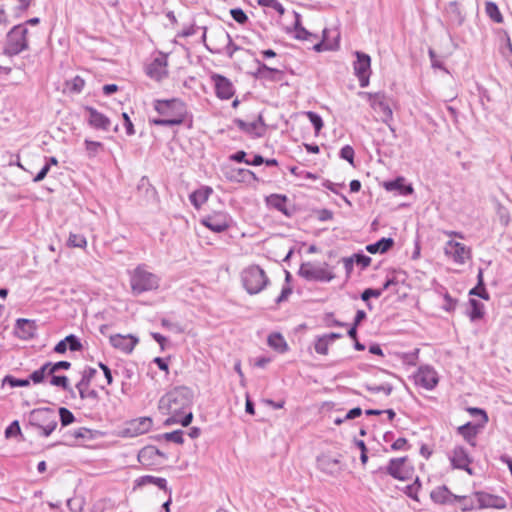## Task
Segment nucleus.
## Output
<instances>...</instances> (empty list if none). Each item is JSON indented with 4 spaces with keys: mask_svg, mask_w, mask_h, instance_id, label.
<instances>
[{
    "mask_svg": "<svg viewBox=\"0 0 512 512\" xmlns=\"http://www.w3.org/2000/svg\"><path fill=\"white\" fill-rule=\"evenodd\" d=\"M154 109L157 111L160 118H154L151 122L157 126H175L184 122L187 108L185 103L179 98H172L167 100L157 99L154 101Z\"/></svg>",
    "mask_w": 512,
    "mask_h": 512,
    "instance_id": "obj_1",
    "label": "nucleus"
},
{
    "mask_svg": "<svg viewBox=\"0 0 512 512\" xmlns=\"http://www.w3.org/2000/svg\"><path fill=\"white\" fill-rule=\"evenodd\" d=\"M192 401L191 389L179 386L163 395L159 400L158 407L163 414H181L190 408Z\"/></svg>",
    "mask_w": 512,
    "mask_h": 512,
    "instance_id": "obj_2",
    "label": "nucleus"
},
{
    "mask_svg": "<svg viewBox=\"0 0 512 512\" xmlns=\"http://www.w3.org/2000/svg\"><path fill=\"white\" fill-rule=\"evenodd\" d=\"M28 424L38 429L41 437H49L58 425V418L51 408H36L29 412Z\"/></svg>",
    "mask_w": 512,
    "mask_h": 512,
    "instance_id": "obj_3",
    "label": "nucleus"
},
{
    "mask_svg": "<svg viewBox=\"0 0 512 512\" xmlns=\"http://www.w3.org/2000/svg\"><path fill=\"white\" fill-rule=\"evenodd\" d=\"M160 278L148 271L145 265H138L131 273L130 285L133 295H140L158 289Z\"/></svg>",
    "mask_w": 512,
    "mask_h": 512,
    "instance_id": "obj_4",
    "label": "nucleus"
},
{
    "mask_svg": "<svg viewBox=\"0 0 512 512\" xmlns=\"http://www.w3.org/2000/svg\"><path fill=\"white\" fill-rule=\"evenodd\" d=\"M241 279L244 288L251 295L260 293L269 283L265 271L258 265L246 268L242 272Z\"/></svg>",
    "mask_w": 512,
    "mask_h": 512,
    "instance_id": "obj_5",
    "label": "nucleus"
},
{
    "mask_svg": "<svg viewBox=\"0 0 512 512\" xmlns=\"http://www.w3.org/2000/svg\"><path fill=\"white\" fill-rule=\"evenodd\" d=\"M28 29L25 25H15L7 34L4 53L9 56L17 55L28 48Z\"/></svg>",
    "mask_w": 512,
    "mask_h": 512,
    "instance_id": "obj_6",
    "label": "nucleus"
},
{
    "mask_svg": "<svg viewBox=\"0 0 512 512\" xmlns=\"http://www.w3.org/2000/svg\"><path fill=\"white\" fill-rule=\"evenodd\" d=\"M328 264L323 266L315 265L311 262L302 263L298 275L307 281L330 282L334 279V274L327 270Z\"/></svg>",
    "mask_w": 512,
    "mask_h": 512,
    "instance_id": "obj_7",
    "label": "nucleus"
},
{
    "mask_svg": "<svg viewBox=\"0 0 512 512\" xmlns=\"http://www.w3.org/2000/svg\"><path fill=\"white\" fill-rule=\"evenodd\" d=\"M359 96L366 97L370 106L379 114L384 123H389L393 118V112L383 93L359 92Z\"/></svg>",
    "mask_w": 512,
    "mask_h": 512,
    "instance_id": "obj_8",
    "label": "nucleus"
},
{
    "mask_svg": "<svg viewBox=\"0 0 512 512\" xmlns=\"http://www.w3.org/2000/svg\"><path fill=\"white\" fill-rule=\"evenodd\" d=\"M200 223L215 233H222L231 226L232 218L227 212L214 211L203 217Z\"/></svg>",
    "mask_w": 512,
    "mask_h": 512,
    "instance_id": "obj_9",
    "label": "nucleus"
},
{
    "mask_svg": "<svg viewBox=\"0 0 512 512\" xmlns=\"http://www.w3.org/2000/svg\"><path fill=\"white\" fill-rule=\"evenodd\" d=\"M449 460L453 469L466 471L469 475H473V470L470 468L472 457L469 455L467 449L461 445H457L449 454Z\"/></svg>",
    "mask_w": 512,
    "mask_h": 512,
    "instance_id": "obj_10",
    "label": "nucleus"
},
{
    "mask_svg": "<svg viewBox=\"0 0 512 512\" xmlns=\"http://www.w3.org/2000/svg\"><path fill=\"white\" fill-rule=\"evenodd\" d=\"M446 256L453 259L458 264H464L468 259L471 258V249L463 243L449 240L446 242L444 247Z\"/></svg>",
    "mask_w": 512,
    "mask_h": 512,
    "instance_id": "obj_11",
    "label": "nucleus"
},
{
    "mask_svg": "<svg viewBox=\"0 0 512 512\" xmlns=\"http://www.w3.org/2000/svg\"><path fill=\"white\" fill-rule=\"evenodd\" d=\"M414 378H415V383L417 385L425 388L426 390L434 389L439 382L437 372L435 371L434 368H432L431 366H428V365L419 367Z\"/></svg>",
    "mask_w": 512,
    "mask_h": 512,
    "instance_id": "obj_12",
    "label": "nucleus"
},
{
    "mask_svg": "<svg viewBox=\"0 0 512 512\" xmlns=\"http://www.w3.org/2000/svg\"><path fill=\"white\" fill-rule=\"evenodd\" d=\"M284 70H280L271 66H257L254 71H251L256 79L260 80L264 85L273 82H281L284 78Z\"/></svg>",
    "mask_w": 512,
    "mask_h": 512,
    "instance_id": "obj_13",
    "label": "nucleus"
},
{
    "mask_svg": "<svg viewBox=\"0 0 512 512\" xmlns=\"http://www.w3.org/2000/svg\"><path fill=\"white\" fill-rule=\"evenodd\" d=\"M234 124L244 133L254 137H262L266 131V125L262 114L257 116V119L252 122H246L242 119H235Z\"/></svg>",
    "mask_w": 512,
    "mask_h": 512,
    "instance_id": "obj_14",
    "label": "nucleus"
},
{
    "mask_svg": "<svg viewBox=\"0 0 512 512\" xmlns=\"http://www.w3.org/2000/svg\"><path fill=\"white\" fill-rule=\"evenodd\" d=\"M475 497L479 503V509L485 508H495V509H505L507 507V503L505 499L501 496L493 495L483 491L474 492Z\"/></svg>",
    "mask_w": 512,
    "mask_h": 512,
    "instance_id": "obj_15",
    "label": "nucleus"
},
{
    "mask_svg": "<svg viewBox=\"0 0 512 512\" xmlns=\"http://www.w3.org/2000/svg\"><path fill=\"white\" fill-rule=\"evenodd\" d=\"M433 502L437 504H452L455 501H466L467 496H459L453 494L447 486L442 485L433 489L430 493Z\"/></svg>",
    "mask_w": 512,
    "mask_h": 512,
    "instance_id": "obj_16",
    "label": "nucleus"
},
{
    "mask_svg": "<svg viewBox=\"0 0 512 512\" xmlns=\"http://www.w3.org/2000/svg\"><path fill=\"white\" fill-rule=\"evenodd\" d=\"M85 110L88 113L87 123L90 127L101 131L110 129L111 120L106 115L91 106H86Z\"/></svg>",
    "mask_w": 512,
    "mask_h": 512,
    "instance_id": "obj_17",
    "label": "nucleus"
},
{
    "mask_svg": "<svg viewBox=\"0 0 512 512\" xmlns=\"http://www.w3.org/2000/svg\"><path fill=\"white\" fill-rule=\"evenodd\" d=\"M153 425L150 417H139L127 423L124 434L128 437H135L148 432Z\"/></svg>",
    "mask_w": 512,
    "mask_h": 512,
    "instance_id": "obj_18",
    "label": "nucleus"
},
{
    "mask_svg": "<svg viewBox=\"0 0 512 512\" xmlns=\"http://www.w3.org/2000/svg\"><path fill=\"white\" fill-rule=\"evenodd\" d=\"M138 342V338L130 334L126 336L120 334L110 336L111 345L126 354H130Z\"/></svg>",
    "mask_w": 512,
    "mask_h": 512,
    "instance_id": "obj_19",
    "label": "nucleus"
},
{
    "mask_svg": "<svg viewBox=\"0 0 512 512\" xmlns=\"http://www.w3.org/2000/svg\"><path fill=\"white\" fill-rule=\"evenodd\" d=\"M317 467L322 472L331 476H335L341 471L340 460L327 454L317 457Z\"/></svg>",
    "mask_w": 512,
    "mask_h": 512,
    "instance_id": "obj_20",
    "label": "nucleus"
},
{
    "mask_svg": "<svg viewBox=\"0 0 512 512\" xmlns=\"http://www.w3.org/2000/svg\"><path fill=\"white\" fill-rule=\"evenodd\" d=\"M212 80L215 84L216 95L221 99H230L234 95V87L226 77L214 74Z\"/></svg>",
    "mask_w": 512,
    "mask_h": 512,
    "instance_id": "obj_21",
    "label": "nucleus"
},
{
    "mask_svg": "<svg viewBox=\"0 0 512 512\" xmlns=\"http://www.w3.org/2000/svg\"><path fill=\"white\" fill-rule=\"evenodd\" d=\"M407 461V457H399L390 459L386 472L395 479L405 480L407 478L406 473L404 472V464Z\"/></svg>",
    "mask_w": 512,
    "mask_h": 512,
    "instance_id": "obj_22",
    "label": "nucleus"
},
{
    "mask_svg": "<svg viewBox=\"0 0 512 512\" xmlns=\"http://www.w3.org/2000/svg\"><path fill=\"white\" fill-rule=\"evenodd\" d=\"M15 333L21 339H31L35 334L34 321L29 319L19 318L16 321Z\"/></svg>",
    "mask_w": 512,
    "mask_h": 512,
    "instance_id": "obj_23",
    "label": "nucleus"
},
{
    "mask_svg": "<svg viewBox=\"0 0 512 512\" xmlns=\"http://www.w3.org/2000/svg\"><path fill=\"white\" fill-rule=\"evenodd\" d=\"M480 424H473L472 422H467L464 425H461L457 428V432L461 435L467 443L471 446H475L476 435L478 434Z\"/></svg>",
    "mask_w": 512,
    "mask_h": 512,
    "instance_id": "obj_24",
    "label": "nucleus"
},
{
    "mask_svg": "<svg viewBox=\"0 0 512 512\" xmlns=\"http://www.w3.org/2000/svg\"><path fill=\"white\" fill-rule=\"evenodd\" d=\"M213 190L209 186L201 187L200 189L195 190L189 196L191 204L199 209L205 202H207L209 196L212 194Z\"/></svg>",
    "mask_w": 512,
    "mask_h": 512,
    "instance_id": "obj_25",
    "label": "nucleus"
},
{
    "mask_svg": "<svg viewBox=\"0 0 512 512\" xmlns=\"http://www.w3.org/2000/svg\"><path fill=\"white\" fill-rule=\"evenodd\" d=\"M387 191H398L401 195H409L413 192L411 185H406L403 177H397L394 180L386 181L383 184Z\"/></svg>",
    "mask_w": 512,
    "mask_h": 512,
    "instance_id": "obj_26",
    "label": "nucleus"
},
{
    "mask_svg": "<svg viewBox=\"0 0 512 512\" xmlns=\"http://www.w3.org/2000/svg\"><path fill=\"white\" fill-rule=\"evenodd\" d=\"M394 246V240L390 237H383L375 243L366 246L367 252L371 254H383L388 252Z\"/></svg>",
    "mask_w": 512,
    "mask_h": 512,
    "instance_id": "obj_27",
    "label": "nucleus"
},
{
    "mask_svg": "<svg viewBox=\"0 0 512 512\" xmlns=\"http://www.w3.org/2000/svg\"><path fill=\"white\" fill-rule=\"evenodd\" d=\"M266 203L268 206L282 212L285 215H289L286 207L287 197L280 194H271L266 197Z\"/></svg>",
    "mask_w": 512,
    "mask_h": 512,
    "instance_id": "obj_28",
    "label": "nucleus"
},
{
    "mask_svg": "<svg viewBox=\"0 0 512 512\" xmlns=\"http://www.w3.org/2000/svg\"><path fill=\"white\" fill-rule=\"evenodd\" d=\"M156 453H158V449L155 446H145L138 453V461L144 466H151L155 463Z\"/></svg>",
    "mask_w": 512,
    "mask_h": 512,
    "instance_id": "obj_29",
    "label": "nucleus"
},
{
    "mask_svg": "<svg viewBox=\"0 0 512 512\" xmlns=\"http://www.w3.org/2000/svg\"><path fill=\"white\" fill-rule=\"evenodd\" d=\"M137 487H142L148 484H153L159 487L160 489L167 491V481L165 478L155 477L152 475H144L136 479L135 481Z\"/></svg>",
    "mask_w": 512,
    "mask_h": 512,
    "instance_id": "obj_30",
    "label": "nucleus"
},
{
    "mask_svg": "<svg viewBox=\"0 0 512 512\" xmlns=\"http://www.w3.org/2000/svg\"><path fill=\"white\" fill-rule=\"evenodd\" d=\"M268 345L279 353L288 351V344L282 334L274 332L268 336Z\"/></svg>",
    "mask_w": 512,
    "mask_h": 512,
    "instance_id": "obj_31",
    "label": "nucleus"
},
{
    "mask_svg": "<svg viewBox=\"0 0 512 512\" xmlns=\"http://www.w3.org/2000/svg\"><path fill=\"white\" fill-rule=\"evenodd\" d=\"M84 148L86 156L89 159L97 157L101 152L104 151V144L99 141H93L90 139L84 140Z\"/></svg>",
    "mask_w": 512,
    "mask_h": 512,
    "instance_id": "obj_32",
    "label": "nucleus"
},
{
    "mask_svg": "<svg viewBox=\"0 0 512 512\" xmlns=\"http://www.w3.org/2000/svg\"><path fill=\"white\" fill-rule=\"evenodd\" d=\"M470 304V311L468 312V317L472 322H475L477 320H480L484 317V304L480 302L479 300L471 298L469 300Z\"/></svg>",
    "mask_w": 512,
    "mask_h": 512,
    "instance_id": "obj_33",
    "label": "nucleus"
},
{
    "mask_svg": "<svg viewBox=\"0 0 512 512\" xmlns=\"http://www.w3.org/2000/svg\"><path fill=\"white\" fill-rule=\"evenodd\" d=\"M145 74L157 82H161L168 77L166 66H145Z\"/></svg>",
    "mask_w": 512,
    "mask_h": 512,
    "instance_id": "obj_34",
    "label": "nucleus"
},
{
    "mask_svg": "<svg viewBox=\"0 0 512 512\" xmlns=\"http://www.w3.org/2000/svg\"><path fill=\"white\" fill-rule=\"evenodd\" d=\"M469 294L478 296L484 300H489L490 296H489V294L486 290L485 284H484L482 269L479 270L478 275H477V285L470 290Z\"/></svg>",
    "mask_w": 512,
    "mask_h": 512,
    "instance_id": "obj_35",
    "label": "nucleus"
},
{
    "mask_svg": "<svg viewBox=\"0 0 512 512\" xmlns=\"http://www.w3.org/2000/svg\"><path fill=\"white\" fill-rule=\"evenodd\" d=\"M354 71L360 86L367 87L371 76V66H354Z\"/></svg>",
    "mask_w": 512,
    "mask_h": 512,
    "instance_id": "obj_36",
    "label": "nucleus"
},
{
    "mask_svg": "<svg viewBox=\"0 0 512 512\" xmlns=\"http://www.w3.org/2000/svg\"><path fill=\"white\" fill-rule=\"evenodd\" d=\"M485 11H486V14L489 16V18L492 21H494L495 23L503 22V16H502L498 6L494 2H491V1L486 2Z\"/></svg>",
    "mask_w": 512,
    "mask_h": 512,
    "instance_id": "obj_37",
    "label": "nucleus"
},
{
    "mask_svg": "<svg viewBox=\"0 0 512 512\" xmlns=\"http://www.w3.org/2000/svg\"><path fill=\"white\" fill-rule=\"evenodd\" d=\"M96 373H97V370L95 368H92V367L86 368L82 373L81 380L76 384V388L77 389H80V388L85 389V387H89L90 383H91L92 379L94 378V376L96 375Z\"/></svg>",
    "mask_w": 512,
    "mask_h": 512,
    "instance_id": "obj_38",
    "label": "nucleus"
},
{
    "mask_svg": "<svg viewBox=\"0 0 512 512\" xmlns=\"http://www.w3.org/2000/svg\"><path fill=\"white\" fill-rule=\"evenodd\" d=\"M295 21H294V29L296 32V38L306 40L312 34L308 32L305 28L301 26V16L297 12H293Z\"/></svg>",
    "mask_w": 512,
    "mask_h": 512,
    "instance_id": "obj_39",
    "label": "nucleus"
},
{
    "mask_svg": "<svg viewBox=\"0 0 512 512\" xmlns=\"http://www.w3.org/2000/svg\"><path fill=\"white\" fill-rule=\"evenodd\" d=\"M305 115L308 117L309 121L313 125L315 133L318 134L324 126L321 116L313 111H307L305 112Z\"/></svg>",
    "mask_w": 512,
    "mask_h": 512,
    "instance_id": "obj_40",
    "label": "nucleus"
},
{
    "mask_svg": "<svg viewBox=\"0 0 512 512\" xmlns=\"http://www.w3.org/2000/svg\"><path fill=\"white\" fill-rule=\"evenodd\" d=\"M2 384H9L11 387H27L30 385V379H18L11 375H7L3 378Z\"/></svg>",
    "mask_w": 512,
    "mask_h": 512,
    "instance_id": "obj_41",
    "label": "nucleus"
},
{
    "mask_svg": "<svg viewBox=\"0 0 512 512\" xmlns=\"http://www.w3.org/2000/svg\"><path fill=\"white\" fill-rule=\"evenodd\" d=\"M59 418H60L61 425L63 427L68 426L75 421L74 414L69 409H67L65 407L59 408Z\"/></svg>",
    "mask_w": 512,
    "mask_h": 512,
    "instance_id": "obj_42",
    "label": "nucleus"
},
{
    "mask_svg": "<svg viewBox=\"0 0 512 512\" xmlns=\"http://www.w3.org/2000/svg\"><path fill=\"white\" fill-rule=\"evenodd\" d=\"M97 431L91 430L86 427H80L73 432V437L75 439H84V440H92L95 437Z\"/></svg>",
    "mask_w": 512,
    "mask_h": 512,
    "instance_id": "obj_43",
    "label": "nucleus"
},
{
    "mask_svg": "<svg viewBox=\"0 0 512 512\" xmlns=\"http://www.w3.org/2000/svg\"><path fill=\"white\" fill-rule=\"evenodd\" d=\"M66 342H67V349H69L72 352H78L83 349V345L80 342V339L74 334H70V335L66 336Z\"/></svg>",
    "mask_w": 512,
    "mask_h": 512,
    "instance_id": "obj_44",
    "label": "nucleus"
},
{
    "mask_svg": "<svg viewBox=\"0 0 512 512\" xmlns=\"http://www.w3.org/2000/svg\"><path fill=\"white\" fill-rule=\"evenodd\" d=\"M50 384L53 386L61 387L63 390L67 391L70 389L69 380L65 375H52L50 379Z\"/></svg>",
    "mask_w": 512,
    "mask_h": 512,
    "instance_id": "obj_45",
    "label": "nucleus"
},
{
    "mask_svg": "<svg viewBox=\"0 0 512 512\" xmlns=\"http://www.w3.org/2000/svg\"><path fill=\"white\" fill-rule=\"evenodd\" d=\"M22 436L20 424L18 420H14L10 423V425L5 429V437L7 439Z\"/></svg>",
    "mask_w": 512,
    "mask_h": 512,
    "instance_id": "obj_46",
    "label": "nucleus"
},
{
    "mask_svg": "<svg viewBox=\"0 0 512 512\" xmlns=\"http://www.w3.org/2000/svg\"><path fill=\"white\" fill-rule=\"evenodd\" d=\"M183 431L182 430H175L172 432H167L162 435V438H164L166 441L174 442L176 444H183L184 438H183Z\"/></svg>",
    "mask_w": 512,
    "mask_h": 512,
    "instance_id": "obj_47",
    "label": "nucleus"
},
{
    "mask_svg": "<svg viewBox=\"0 0 512 512\" xmlns=\"http://www.w3.org/2000/svg\"><path fill=\"white\" fill-rule=\"evenodd\" d=\"M87 244L86 238L80 234L71 233L68 238V245L71 247L83 248Z\"/></svg>",
    "mask_w": 512,
    "mask_h": 512,
    "instance_id": "obj_48",
    "label": "nucleus"
},
{
    "mask_svg": "<svg viewBox=\"0 0 512 512\" xmlns=\"http://www.w3.org/2000/svg\"><path fill=\"white\" fill-rule=\"evenodd\" d=\"M329 342L324 336H320L316 339L314 348L318 354L326 355L328 353Z\"/></svg>",
    "mask_w": 512,
    "mask_h": 512,
    "instance_id": "obj_49",
    "label": "nucleus"
},
{
    "mask_svg": "<svg viewBox=\"0 0 512 512\" xmlns=\"http://www.w3.org/2000/svg\"><path fill=\"white\" fill-rule=\"evenodd\" d=\"M79 392V395L82 399H89L93 402H98L99 395L98 392L94 389H89V387H85V389L80 388L77 389Z\"/></svg>",
    "mask_w": 512,
    "mask_h": 512,
    "instance_id": "obj_50",
    "label": "nucleus"
},
{
    "mask_svg": "<svg viewBox=\"0 0 512 512\" xmlns=\"http://www.w3.org/2000/svg\"><path fill=\"white\" fill-rule=\"evenodd\" d=\"M365 388L372 393L383 392L387 396L392 393L393 387L391 384H383V385H365Z\"/></svg>",
    "mask_w": 512,
    "mask_h": 512,
    "instance_id": "obj_51",
    "label": "nucleus"
},
{
    "mask_svg": "<svg viewBox=\"0 0 512 512\" xmlns=\"http://www.w3.org/2000/svg\"><path fill=\"white\" fill-rule=\"evenodd\" d=\"M340 157L346 161H348L352 166H354V149L350 145H345L340 150Z\"/></svg>",
    "mask_w": 512,
    "mask_h": 512,
    "instance_id": "obj_52",
    "label": "nucleus"
},
{
    "mask_svg": "<svg viewBox=\"0 0 512 512\" xmlns=\"http://www.w3.org/2000/svg\"><path fill=\"white\" fill-rule=\"evenodd\" d=\"M357 265H360L362 269L367 268L371 264V257L363 254L362 252L355 253L352 255Z\"/></svg>",
    "mask_w": 512,
    "mask_h": 512,
    "instance_id": "obj_53",
    "label": "nucleus"
},
{
    "mask_svg": "<svg viewBox=\"0 0 512 512\" xmlns=\"http://www.w3.org/2000/svg\"><path fill=\"white\" fill-rule=\"evenodd\" d=\"M382 295V290L367 288L361 293V299L368 302L370 298H379Z\"/></svg>",
    "mask_w": 512,
    "mask_h": 512,
    "instance_id": "obj_54",
    "label": "nucleus"
},
{
    "mask_svg": "<svg viewBox=\"0 0 512 512\" xmlns=\"http://www.w3.org/2000/svg\"><path fill=\"white\" fill-rule=\"evenodd\" d=\"M232 18L239 24H244L248 17L241 8H234L230 10Z\"/></svg>",
    "mask_w": 512,
    "mask_h": 512,
    "instance_id": "obj_55",
    "label": "nucleus"
},
{
    "mask_svg": "<svg viewBox=\"0 0 512 512\" xmlns=\"http://www.w3.org/2000/svg\"><path fill=\"white\" fill-rule=\"evenodd\" d=\"M84 85L85 81L81 77L76 76L71 81L70 91L74 93H80L83 90Z\"/></svg>",
    "mask_w": 512,
    "mask_h": 512,
    "instance_id": "obj_56",
    "label": "nucleus"
},
{
    "mask_svg": "<svg viewBox=\"0 0 512 512\" xmlns=\"http://www.w3.org/2000/svg\"><path fill=\"white\" fill-rule=\"evenodd\" d=\"M19 5L13 8V15L15 17H20L24 11L28 9L30 6L31 0H18Z\"/></svg>",
    "mask_w": 512,
    "mask_h": 512,
    "instance_id": "obj_57",
    "label": "nucleus"
},
{
    "mask_svg": "<svg viewBox=\"0 0 512 512\" xmlns=\"http://www.w3.org/2000/svg\"><path fill=\"white\" fill-rule=\"evenodd\" d=\"M467 411L470 413L471 416L480 415L482 417V423L480 424V426H484L488 422V416L485 410L481 408L470 407L467 409Z\"/></svg>",
    "mask_w": 512,
    "mask_h": 512,
    "instance_id": "obj_58",
    "label": "nucleus"
},
{
    "mask_svg": "<svg viewBox=\"0 0 512 512\" xmlns=\"http://www.w3.org/2000/svg\"><path fill=\"white\" fill-rule=\"evenodd\" d=\"M447 12L453 14L455 16V19L458 20L459 22L462 21L461 11L456 1H452L448 4Z\"/></svg>",
    "mask_w": 512,
    "mask_h": 512,
    "instance_id": "obj_59",
    "label": "nucleus"
},
{
    "mask_svg": "<svg viewBox=\"0 0 512 512\" xmlns=\"http://www.w3.org/2000/svg\"><path fill=\"white\" fill-rule=\"evenodd\" d=\"M122 118H123V121H124V126H125V129H126L127 135H129V136L134 135L135 134V129H134V125H133L129 115L126 112H123L122 113Z\"/></svg>",
    "mask_w": 512,
    "mask_h": 512,
    "instance_id": "obj_60",
    "label": "nucleus"
},
{
    "mask_svg": "<svg viewBox=\"0 0 512 512\" xmlns=\"http://www.w3.org/2000/svg\"><path fill=\"white\" fill-rule=\"evenodd\" d=\"M409 448H410V445L408 444V442H407V440L405 438H398L391 445V449L394 450V451L408 450Z\"/></svg>",
    "mask_w": 512,
    "mask_h": 512,
    "instance_id": "obj_61",
    "label": "nucleus"
},
{
    "mask_svg": "<svg viewBox=\"0 0 512 512\" xmlns=\"http://www.w3.org/2000/svg\"><path fill=\"white\" fill-rule=\"evenodd\" d=\"M316 214H317V219L322 222L331 220L333 218V212L326 208L317 210Z\"/></svg>",
    "mask_w": 512,
    "mask_h": 512,
    "instance_id": "obj_62",
    "label": "nucleus"
},
{
    "mask_svg": "<svg viewBox=\"0 0 512 512\" xmlns=\"http://www.w3.org/2000/svg\"><path fill=\"white\" fill-rule=\"evenodd\" d=\"M237 174L241 177V180L246 181L248 178L253 179L254 181H259L258 177L249 169H238Z\"/></svg>",
    "mask_w": 512,
    "mask_h": 512,
    "instance_id": "obj_63",
    "label": "nucleus"
},
{
    "mask_svg": "<svg viewBox=\"0 0 512 512\" xmlns=\"http://www.w3.org/2000/svg\"><path fill=\"white\" fill-rule=\"evenodd\" d=\"M265 5L276 10L280 15L285 13L284 6L278 0H265Z\"/></svg>",
    "mask_w": 512,
    "mask_h": 512,
    "instance_id": "obj_64",
    "label": "nucleus"
}]
</instances>
